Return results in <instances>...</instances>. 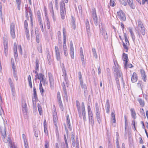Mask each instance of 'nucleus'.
I'll list each match as a JSON object with an SVG mask.
<instances>
[{"label": "nucleus", "mask_w": 148, "mask_h": 148, "mask_svg": "<svg viewBox=\"0 0 148 148\" xmlns=\"http://www.w3.org/2000/svg\"><path fill=\"white\" fill-rule=\"evenodd\" d=\"M114 66L113 67V70L114 73V75L116 81V83L118 87V86L119 85V78H121V79H123L122 73L120 70V67L118 65L117 63L116 62L117 65H116V63L114 62Z\"/></svg>", "instance_id": "obj_1"}, {"label": "nucleus", "mask_w": 148, "mask_h": 148, "mask_svg": "<svg viewBox=\"0 0 148 148\" xmlns=\"http://www.w3.org/2000/svg\"><path fill=\"white\" fill-rule=\"evenodd\" d=\"M95 115L97 122L99 123H100L101 122V112L99 109L98 104L96 103L95 104Z\"/></svg>", "instance_id": "obj_2"}, {"label": "nucleus", "mask_w": 148, "mask_h": 148, "mask_svg": "<svg viewBox=\"0 0 148 148\" xmlns=\"http://www.w3.org/2000/svg\"><path fill=\"white\" fill-rule=\"evenodd\" d=\"M60 4L61 17L62 19H64L66 14L65 5L63 1H61Z\"/></svg>", "instance_id": "obj_3"}, {"label": "nucleus", "mask_w": 148, "mask_h": 148, "mask_svg": "<svg viewBox=\"0 0 148 148\" xmlns=\"http://www.w3.org/2000/svg\"><path fill=\"white\" fill-rule=\"evenodd\" d=\"M1 134L2 136V138L3 141L6 143H8L9 144L11 145L12 144V141L9 137H6V133L5 130L1 131Z\"/></svg>", "instance_id": "obj_4"}, {"label": "nucleus", "mask_w": 148, "mask_h": 148, "mask_svg": "<svg viewBox=\"0 0 148 148\" xmlns=\"http://www.w3.org/2000/svg\"><path fill=\"white\" fill-rule=\"evenodd\" d=\"M88 111V119L90 124L92 126L94 124V120L93 119V115L91 110L90 106H88L87 107Z\"/></svg>", "instance_id": "obj_5"}, {"label": "nucleus", "mask_w": 148, "mask_h": 148, "mask_svg": "<svg viewBox=\"0 0 148 148\" xmlns=\"http://www.w3.org/2000/svg\"><path fill=\"white\" fill-rule=\"evenodd\" d=\"M22 110L24 114L26 115L27 112V106L25 99H22Z\"/></svg>", "instance_id": "obj_6"}, {"label": "nucleus", "mask_w": 148, "mask_h": 148, "mask_svg": "<svg viewBox=\"0 0 148 148\" xmlns=\"http://www.w3.org/2000/svg\"><path fill=\"white\" fill-rule=\"evenodd\" d=\"M81 110L82 117V116L84 122H85L86 121V118L84 103L83 102H82V103ZM82 118V117L81 118Z\"/></svg>", "instance_id": "obj_7"}, {"label": "nucleus", "mask_w": 148, "mask_h": 148, "mask_svg": "<svg viewBox=\"0 0 148 148\" xmlns=\"http://www.w3.org/2000/svg\"><path fill=\"white\" fill-rule=\"evenodd\" d=\"M15 25L13 23H12L10 24V33L11 36L13 39L15 37Z\"/></svg>", "instance_id": "obj_8"}, {"label": "nucleus", "mask_w": 148, "mask_h": 148, "mask_svg": "<svg viewBox=\"0 0 148 148\" xmlns=\"http://www.w3.org/2000/svg\"><path fill=\"white\" fill-rule=\"evenodd\" d=\"M117 17L121 21H125L126 20V17L125 13L121 10L117 12Z\"/></svg>", "instance_id": "obj_9"}, {"label": "nucleus", "mask_w": 148, "mask_h": 148, "mask_svg": "<svg viewBox=\"0 0 148 148\" xmlns=\"http://www.w3.org/2000/svg\"><path fill=\"white\" fill-rule=\"evenodd\" d=\"M92 16L94 23L95 25L97 26L98 25V19L96 14V10L94 8L92 9Z\"/></svg>", "instance_id": "obj_10"}, {"label": "nucleus", "mask_w": 148, "mask_h": 148, "mask_svg": "<svg viewBox=\"0 0 148 148\" xmlns=\"http://www.w3.org/2000/svg\"><path fill=\"white\" fill-rule=\"evenodd\" d=\"M8 82L11 87V90L12 92V95L14 97L16 95L15 88L13 82L12 81V80L10 78H9Z\"/></svg>", "instance_id": "obj_11"}, {"label": "nucleus", "mask_w": 148, "mask_h": 148, "mask_svg": "<svg viewBox=\"0 0 148 148\" xmlns=\"http://www.w3.org/2000/svg\"><path fill=\"white\" fill-rule=\"evenodd\" d=\"M49 77L50 82V87L51 89L53 90L54 89V79L51 75L49 73Z\"/></svg>", "instance_id": "obj_12"}, {"label": "nucleus", "mask_w": 148, "mask_h": 148, "mask_svg": "<svg viewBox=\"0 0 148 148\" xmlns=\"http://www.w3.org/2000/svg\"><path fill=\"white\" fill-rule=\"evenodd\" d=\"M56 56L57 60L59 61L60 60V55L58 47L56 46L55 47Z\"/></svg>", "instance_id": "obj_13"}, {"label": "nucleus", "mask_w": 148, "mask_h": 148, "mask_svg": "<svg viewBox=\"0 0 148 148\" xmlns=\"http://www.w3.org/2000/svg\"><path fill=\"white\" fill-rule=\"evenodd\" d=\"M130 111L131 113V115L132 118L134 119L133 121V124L134 126V129L135 130H136L135 126V123L134 119L136 118V113L134 108H132L130 109Z\"/></svg>", "instance_id": "obj_14"}, {"label": "nucleus", "mask_w": 148, "mask_h": 148, "mask_svg": "<svg viewBox=\"0 0 148 148\" xmlns=\"http://www.w3.org/2000/svg\"><path fill=\"white\" fill-rule=\"evenodd\" d=\"M62 86L63 90L64 91V97L66 99H68V96L66 88V85L64 82H63L62 83Z\"/></svg>", "instance_id": "obj_15"}, {"label": "nucleus", "mask_w": 148, "mask_h": 148, "mask_svg": "<svg viewBox=\"0 0 148 148\" xmlns=\"http://www.w3.org/2000/svg\"><path fill=\"white\" fill-rule=\"evenodd\" d=\"M76 106L77 109L79 117L80 118L82 117V112L80 106L79 101L78 100L76 101Z\"/></svg>", "instance_id": "obj_16"}, {"label": "nucleus", "mask_w": 148, "mask_h": 148, "mask_svg": "<svg viewBox=\"0 0 148 148\" xmlns=\"http://www.w3.org/2000/svg\"><path fill=\"white\" fill-rule=\"evenodd\" d=\"M140 72L142 79L144 82H146V76L145 71L143 69H140Z\"/></svg>", "instance_id": "obj_17"}, {"label": "nucleus", "mask_w": 148, "mask_h": 148, "mask_svg": "<svg viewBox=\"0 0 148 148\" xmlns=\"http://www.w3.org/2000/svg\"><path fill=\"white\" fill-rule=\"evenodd\" d=\"M101 33L102 34V35L105 40H106L108 38L106 30L102 28V30L100 29Z\"/></svg>", "instance_id": "obj_18"}, {"label": "nucleus", "mask_w": 148, "mask_h": 148, "mask_svg": "<svg viewBox=\"0 0 148 148\" xmlns=\"http://www.w3.org/2000/svg\"><path fill=\"white\" fill-rule=\"evenodd\" d=\"M4 45V50L5 55V56H7L8 54V42L6 41H4L3 42Z\"/></svg>", "instance_id": "obj_19"}, {"label": "nucleus", "mask_w": 148, "mask_h": 148, "mask_svg": "<svg viewBox=\"0 0 148 148\" xmlns=\"http://www.w3.org/2000/svg\"><path fill=\"white\" fill-rule=\"evenodd\" d=\"M28 12H29L30 17V18L31 21H32V11L30 9L28 11L27 10H26L25 11V14H26V17L27 18V20L29 19V16H28Z\"/></svg>", "instance_id": "obj_20"}, {"label": "nucleus", "mask_w": 148, "mask_h": 148, "mask_svg": "<svg viewBox=\"0 0 148 148\" xmlns=\"http://www.w3.org/2000/svg\"><path fill=\"white\" fill-rule=\"evenodd\" d=\"M138 79L137 74L135 72H134L131 77V81L132 82H136Z\"/></svg>", "instance_id": "obj_21"}, {"label": "nucleus", "mask_w": 148, "mask_h": 148, "mask_svg": "<svg viewBox=\"0 0 148 148\" xmlns=\"http://www.w3.org/2000/svg\"><path fill=\"white\" fill-rule=\"evenodd\" d=\"M63 49L64 55L65 56H66L68 55V53L67 52V48L66 45V42H63Z\"/></svg>", "instance_id": "obj_22"}, {"label": "nucleus", "mask_w": 148, "mask_h": 148, "mask_svg": "<svg viewBox=\"0 0 148 148\" xmlns=\"http://www.w3.org/2000/svg\"><path fill=\"white\" fill-rule=\"evenodd\" d=\"M80 85L81 88H83L84 89V93H86L87 91V87L86 84H84L83 81H81L80 82Z\"/></svg>", "instance_id": "obj_23"}, {"label": "nucleus", "mask_w": 148, "mask_h": 148, "mask_svg": "<svg viewBox=\"0 0 148 148\" xmlns=\"http://www.w3.org/2000/svg\"><path fill=\"white\" fill-rule=\"evenodd\" d=\"M66 123L68 125V127L69 128L70 130L71 131L72 128L71 127L70 123V121L69 117L68 114L66 115Z\"/></svg>", "instance_id": "obj_24"}, {"label": "nucleus", "mask_w": 148, "mask_h": 148, "mask_svg": "<svg viewBox=\"0 0 148 148\" xmlns=\"http://www.w3.org/2000/svg\"><path fill=\"white\" fill-rule=\"evenodd\" d=\"M86 27L88 34L90 33V26L88 21L87 20V21L86 23Z\"/></svg>", "instance_id": "obj_25"}, {"label": "nucleus", "mask_w": 148, "mask_h": 148, "mask_svg": "<svg viewBox=\"0 0 148 148\" xmlns=\"http://www.w3.org/2000/svg\"><path fill=\"white\" fill-rule=\"evenodd\" d=\"M63 42H66V32L64 27L63 28Z\"/></svg>", "instance_id": "obj_26"}, {"label": "nucleus", "mask_w": 148, "mask_h": 148, "mask_svg": "<svg viewBox=\"0 0 148 148\" xmlns=\"http://www.w3.org/2000/svg\"><path fill=\"white\" fill-rule=\"evenodd\" d=\"M22 137L23 139L25 145V147H28L27 144V140L26 136L24 134H22Z\"/></svg>", "instance_id": "obj_27"}, {"label": "nucleus", "mask_w": 148, "mask_h": 148, "mask_svg": "<svg viewBox=\"0 0 148 148\" xmlns=\"http://www.w3.org/2000/svg\"><path fill=\"white\" fill-rule=\"evenodd\" d=\"M71 21L72 27L74 29H75L76 28L75 18L73 16H72Z\"/></svg>", "instance_id": "obj_28"}, {"label": "nucleus", "mask_w": 148, "mask_h": 148, "mask_svg": "<svg viewBox=\"0 0 148 148\" xmlns=\"http://www.w3.org/2000/svg\"><path fill=\"white\" fill-rule=\"evenodd\" d=\"M123 60L125 62L124 63H127L128 61L127 55L125 53L123 54Z\"/></svg>", "instance_id": "obj_29"}, {"label": "nucleus", "mask_w": 148, "mask_h": 148, "mask_svg": "<svg viewBox=\"0 0 148 148\" xmlns=\"http://www.w3.org/2000/svg\"><path fill=\"white\" fill-rule=\"evenodd\" d=\"M71 141L72 143V145L74 147L75 146V138L74 137V135L73 133V132L71 133Z\"/></svg>", "instance_id": "obj_30"}, {"label": "nucleus", "mask_w": 148, "mask_h": 148, "mask_svg": "<svg viewBox=\"0 0 148 148\" xmlns=\"http://www.w3.org/2000/svg\"><path fill=\"white\" fill-rule=\"evenodd\" d=\"M129 6L132 9H134L135 8V6L133 4V1L132 0H127Z\"/></svg>", "instance_id": "obj_31"}, {"label": "nucleus", "mask_w": 148, "mask_h": 148, "mask_svg": "<svg viewBox=\"0 0 148 148\" xmlns=\"http://www.w3.org/2000/svg\"><path fill=\"white\" fill-rule=\"evenodd\" d=\"M124 68L126 69H127L128 68H131L133 67L132 65L131 64H128L127 63H124Z\"/></svg>", "instance_id": "obj_32"}, {"label": "nucleus", "mask_w": 148, "mask_h": 148, "mask_svg": "<svg viewBox=\"0 0 148 148\" xmlns=\"http://www.w3.org/2000/svg\"><path fill=\"white\" fill-rule=\"evenodd\" d=\"M70 55L71 58L73 59L74 58V48L70 49Z\"/></svg>", "instance_id": "obj_33"}, {"label": "nucleus", "mask_w": 148, "mask_h": 148, "mask_svg": "<svg viewBox=\"0 0 148 148\" xmlns=\"http://www.w3.org/2000/svg\"><path fill=\"white\" fill-rule=\"evenodd\" d=\"M34 97L35 99V101L38 99L36 89L35 87H34Z\"/></svg>", "instance_id": "obj_34"}, {"label": "nucleus", "mask_w": 148, "mask_h": 148, "mask_svg": "<svg viewBox=\"0 0 148 148\" xmlns=\"http://www.w3.org/2000/svg\"><path fill=\"white\" fill-rule=\"evenodd\" d=\"M36 70H38L39 69V60L38 58L36 59Z\"/></svg>", "instance_id": "obj_35"}, {"label": "nucleus", "mask_w": 148, "mask_h": 148, "mask_svg": "<svg viewBox=\"0 0 148 148\" xmlns=\"http://www.w3.org/2000/svg\"><path fill=\"white\" fill-rule=\"evenodd\" d=\"M47 59H48V63L49 64H51V56L50 54L49 53H48V54H47Z\"/></svg>", "instance_id": "obj_36"}, {"label": "nucleus", "mask_w": 148, "mask_h": 148, "mask_svg": "<svg viewBox=\"0 0 148 148\" xmlns=\"http://www.w3.org/2000/svg\"><path fill=\"white\" fill-rule=\"evenodd\" d=\"M138 101L141 106L143 107L144 106L145 102L144 100H143L141 99H139Z\"/></svg>", "instance_id": "obj_37"}, {"label": "nucleus", "mask_w": 148, "mask_h": 148, "mask_svg": "<svg viewBox=\"0 0 148 148\" xmlns=\"http://www.w3.org/2000/svg\"><path fill=\"white\" fill-rule=\"evenodd\" d=\"M39 88H40V91L41 93V94L42 95H43V93L44 91V90L42 86V83H41V82H40V83Z\"/></svg>", "instance_id": "obj_38"}, {"label": "nucleus", "mask_w": 148, "mask_h": 148, "mask_svg": "<svg viewBox=\"0 0 148 148\" xmlns=\"http://www.w3.org/2000/svg\"><path fill=\"white\" fill-rule=\"evenodd\" d=\"M28 80L29 87L31 88H32V83L31 77L30 75H29L28 76Z\"/></svg>", "instance_id": "obj_39"}, {"label": "nucleus", "mask_w": 148, "mask_h": 148, "mask_svg": "<svg viewBox=\"0 0 148 148\" xmlns=\"http://www.w3.org/2000/svg\"><path fill=\"white\" fill-rule=\"evenodd\" d=\"M37 18L38 20V22L42 21L41 17V14L40 11H38L37 13Z\"/></svg>", "instance_id": "obj_40"}, {"label": "nucleus", "mask_w": 148, "mask_h": 148, "mask_svg": "<svg viewBox=\"0 0 148 148\" xmlns=\"http://www.w3.org/2000/svg\"><path fill=\"white\" fill-rule=\"evenodd\" d=\"M14 52L15 58H18V55L16 47L14 48Z\"/></svg>", "instance_id": "obj_41"}, {"label": "nucleus", "mask_w": 148, "mask_h": 148, "mask_svg": "<svg viewBox=\"0 0 148 148\" xmlns=\"http://www.w3.org/2000/svg\"><path fill=\"white\" fill-rule=\"evenodd\" d=\"M44 75L41 73H39L37 75V79H42V78H44Z\"/></svg>", "instance_id": "obj_42"}, {"label": "nucleus", "mask_w": 148, "mask_h": 148, "mask_svg": "<svg viewBox=\"0 0 148 148\" xmlns=\"http://www.w3.org/2000/svg\"><path fill=\"white\" fill-rule=\"evenodd\" d=\"M92 51L94 56L95 58L96 59H97V56L95 49L94 48H92Z\"/></svg>", "instance_id": "obj_43"}, {"label": "nucleus", "mask_w": 148, "mask_h": 148, "mask_svg": "<svg viewBox=\"0 0 148 148\" xmlns=\"http://www.w3.org/2000/svg\"><path fill=\"white\" fill-rule=\"evenodd\" d=\"M59 105L60 106V108L61 109V110L62 111L63 110V104L62 102V101H58Z\"/></svg>", "instance_id": "obj_44"}, {"label": "nucleus", "mask_w": 148, "mask_h": 148, "mask_svg": "<svg viewBox=\"0 0 148 148\" xmlns=\"http://www.w3.org/2000/svg\"><path fill=\"white\" fill-rule=\"evenodd\" d=\"M42 82V83L43 84L45 85L47 84L46 80L44 78H42V79L40 80V82L41 83Z\"/></svg>", "instance_id": "obj_45"}, {"label": "nucleus", "mask_w": 148, "mask_h": 148, "mask_svg": "<svg viewBox=\"0 0 148 148\" xmlns=\"http://www.w3.org/2000/svg\"><path fill=\"white\" fill-rule=\"evenodd\" d=\"M24 26L25 31L26 30H28V23L27 21L26 20H25L24 21Z\"/></svg>", "instance_id": "obj_46"}, {"label": "nucleus", "mask_w": 148, "mask_h": 148, "mask_svg": "<svg viewBox=\"0 0 148 148\" xmlns=\"http://www.w3.org/2000/svg\"><path fill=\"white\" fill-rule=\"evenodd\" d=\"M140 30L142 34L143 35H144L145 34V31L144 27H142V28H140Z\"/></svg>", "instance_id": "obj_47"}, {"label": "nucleus", "mask_w": 148, "mask_h": 148, "mask_svg": "<svg viewBox=\"0 0 148 148\" xmlns=\"http://www.w3.org/2000/svg\"><path fill=\"white\" fill-rule=\"evenodd\" d=\"M78 77L79 79V82L81 81H83V79L82 78V75L81 74V73L80 71H79L78 72Z\"/></svg>", "instance_id": "obj_48"}, {"label": "nucleus", "mask_w": 148, "mask_h": 148, "mask_svg": "<svg viewBox=\"0 0 148 148\" xmlns=\"http://www.w3.org/2000/svg\"><path fill=\"white\" fill-rule=\"evenodd\" d=\"M106 108H110V104L109 102V100L108 99H107L106 101V103L105 105Z\"/></svg>", "instance_id": "obj_49"}, {"label": "nucleus", "mask_w": 148, "mask_h": 148, "mask_svg": "<svg viewBox=\"0 0 148 148\" xmlns=\"http://www.w3.org/2000/svg\"><path fill=\"white\" fill-rule=\"evenodd\" d=\"M66 73H65V76H64V79L65 80V82H64L66 84V86L68 87V85L67 84V83L68 82V78L66 77Z\"/></svg>", "instance_id": "obj_50"}, {"label": "nucleus", "mask_w": 148, "mask_h": 148, "mask_svg": "<svg viewBox=\"0 0 148 148\" xmlns=\"http://www.w3.org/2000/svg\"><path fill=\"white\" fill-rule=\"evenodd\" d=\"M39 25L40 27L41 30L42 32H43L44 31V28H43V24L42 23V21H39Z\"/></svg>", "instance_id": "obj_51"}, {"label": "nucleus", "mask_w": 148, "mask_h": 148, "mask_svg": "<svg viewBox=\"0 0 148 148\" xmlns=\"http://www.w3.org/2000/svg\"><path fill=\"white\" fill-rule=\"evenodd\" d=\"M76 148H79V141L77 137L76 138L75 141Z\"/></svg>", "instance_id": "obj_52"}, {"label": "nucleus", "mask_w": 148, "mask_h": 148, "mask_svg": "<svg viewBox=\"0 0 148 148\" xmlns=\"http://www.w3.org/2000/svg\"><path fill=\"white\" fill-rule=\"evenodd\" d=\"M27 38L28 40H29V32L28 30H26L25 31Z\"/></svg>", "instance_id": "obj_53"}, {"label": "nucleus", "mask_w": 148, "mask_h": 148, "mask_svg": "<svg viewBox=\"0 0 148 148\" xmlns=\"http://www.w3.org/2000/svg\"><path fill=\"white\" fill-rule=\"evenodd\" d=\"M138 23L139 28H142V27H143L142 22L141 21H138Z\"/></svg>", "instance_id": "obj_54"}, {"label": "nucleus", "mask_w": 148, "mask_h": 148, "mask_svg": "<svg viewBox=\"0 0 148 148\" xmlns=\"http://www.w3.org/2000/svg\"><path fill=\"white\" fill-rule=\"evenodd\" d=\"M120 2L121 3L123 4V5L126 6L127 5V3L126 1H125V0H119Z\"/></svg>", "instance_id": "obj_55"}, {"label": "nucleus", "mask_w": 148, "mask_h": 148, "mask_svg": "<svg viewBox=\"0 0 148 148\" xmlns=\"http://www.w3.org/2000/svg\"><path fill=\"white\" fill-rule=\"evenodd\" d=\"M34 136L36 137H38V134L37 130L36 129H34Z\"/></svg>", "instance_id": "obj_56"}, {"label": "nucleus", "mask_w": 148, "mask_h": 148, "mask_svg": "<svg viewBox=\"0 0 148 148\" xmlns=\"http://www.w3.org/2000/svg\"><path fill=\"white\" fill-rule=\"evenodd\" d=\"M80 56H81V59L82 61V64H85V62H84V56L83 54H81Z\"/></svg>", "instance_id": "obj_57"}, {"label": "nucleus", "mask_w": 148, "mask_h": 148, "mask_svg": "<svg viewBox=\"0 0 148 148\" xmlns=\"http://www.w3.org/2000/svg\"><path fill=\"white\" fill-rule=\"evenodd\" d=\"M57 97L58 100V101L61 100L60 97V93L59 92H58L57 94Z\"/></svg>", "instance_id": "obj_58"}, {"label": "nucleus", "mask_w": 148, "mask_h": 148, "mask_svg": "<svg viewBox=\"0 0 148 148\" xmlns=\"http://www.w3.org/2000/svg\"><path fill=\"white\" fill-rule=\"evenodd\" d=\"M108 148H112V145L110 142V140L109 139H108Z\"/></svg>", "instance_id": "obj_59"}, {"label": "nucleus", "mask_w": 148, "mask_h": 148, "mask_svg": "<svg viewBox=\"0 0 148 148\" xmlns=\"http://www.w3.org/2000/svg\"><path fill=\"white\" fill-rule=\"evenodd\" d=\"M110 6L112 7L114 6L115 4V3L114 1L112 0H110Z\"/></svg>", "instance_id": "obj_60"}, {"label": "nucleus", "mask_w": 148, "mask_h": 148, "mask_svg": "<svg viewBox=\"0 0 148 148\" xmlns=\"http://www.w3.org/2000/svg\"><path fill=\"white\" fill-rule=\"evenodd\" d=\"M128 45H126V44H125L124 42H123V46L124 49L126 50V52L127 51L128 49V48L127 47Z\"/></svg>", "instance_id": "obj_61"}, {"label": "nucleus", "mask_w": 148, "mask_h": 148, "mask_svg": "<svg viewBox=\"0 0 148 148\" xmlns=\"http://www.w3.org/2000/svg\"><path fill=\"white\" fill-rule=\"evenodd\" d=\"M45 148H48L49 147V143L48 141L47 140H46L45 142Z\"/></svg>", "instance_id": "obj_62"}, {"label": "nucleus", "mask_w": 148, "mask_h": 148, "mask_svg": "<svg viewBox=\"0 0 148 148\" xmlns=\"http://www.w3.org/2000/svg\"><path fill=\"white\" fill-rule=\"evenodd\" d=\"M140 112L141 114L145 116V112L143 108H140Z\"/></svg>", "instance_id": "obj_63"}, {"label": "nucleus", "mask_w": 148, "mask_h": 148, "mask_svg": "<svg viewBox=\"0 0 148 148\" xmlns=\"http://www.w3.org/2000/svg\"><path fill=\"white\" fill-rule=\"evenodd\" d=\"M37 107L38 110L39 112L40 113L42 111V108L39 103L37 104Z\"/></svg>", "instance_id": "obj_64"}]
</instances>
